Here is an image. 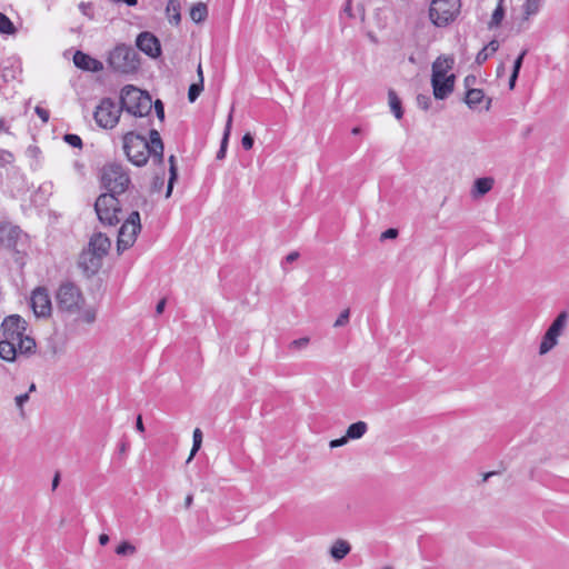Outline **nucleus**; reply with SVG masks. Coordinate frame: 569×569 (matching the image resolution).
I'll return each mask as SVG.
<instances>
[{
	"instance_id": "f257e3e1",
	"label": "nucleus",
	"mask_w": 569,
	"mask_h": 569,
	"mask_svg": "<svg viewBox=\"0 0 569 569\" xmlns=\"http://www.w3.org/2000/svg\"><path fill=\"white\" fill-rule=\"evenodd\" d=\"M100 184L106 192L94 202L97 217L103 226H117L122 220L118 197L131 186L129 170L117 162L107 163L100 171Z\"/></svg>"
},
{
	"instance_id": "f03ea898",
	"label": "nucleus",
	"mask_w": 569,
	"mask_h": 569,
	"mask_svg": "<svg viewBox=\"0 0 569 569\" xmlns=\"http://www.w3.org/2000/svg\"><path fill=\"white\" fill-rule=\"evenodd\" d=\"M149 140L146 137L129 131L122 137V148L128 160L137 166L143 167L147 164L150 157L156 163L163 164V142L160 133L156 129L149 132Z\"/></svg>"
},
{
	"instance_id": "7ed1b4c3",
	"label": "nucleus",
	"mask_w": 569,
	"mask_h": 569,
	"mask_svg": "<svg viewBox=\"0 0 569 569\" xmlns=\"http://www.w3.org/2000/svg\"><path fill=\"white\" fill-rule=\"evenodd\" d=\"M120 107L134 117H146L152 108V100L148 92L128 84L120 93Z\"/></svg>"
},
{
	"instance_id": "20e7f679",
	"label": "nucleus",
	"mask_w": 569,
	"mask_h": 569,
	"mask_svg": "<svg viewBox=\"0 0 569 569\" xmlns=\"http://www.w3.org/2000/svg\"><path fill=\"white\" fill-rule=\"evenodd\" d=\"M108 64L116 72L134 73L140 68V57L132 47L118 44L109 52Z\"/></svg>"
},
{
	"instance_id": "39448f33",
	"label": "nucleus",
	"mask_w": 569,
	"mask_h": 569,
	"mask_svg": "<svg viewBox=\"0 0 569 569\" xmlns=\"http://www.w3.org/2000/svg\"><path fill=\"white\" fill-rule=\"evenodd\" d=\"M461 13V0H431L429 19L437 28L452 24Z\"/></svg>"
},
{
	"instance_id": "423d86ee",
	"label": "nucleus",
	"mask_w": 569,
	"mask_h": 569,
	"mask_svg": "<svg viewBox=\"0 0 569 569\" xmlns=\"http://www.w3.org/2000/svg\"><path fill=\"white\" fill-rule=\"evenodd\" d=\"M56 302L59 311L74 315L82 309L86 300L80 288L73 282L67 281L59 286L56 292Z\"/></svg>"
},
{
	"instance_id": "0eeeda50",
	"label": "nucleus",
	"mask_w": 569,
	"mask_h": 569,
	"mask_svg": "<svg viewBox=\"0 0 569 569\" xmlns=\"http://www.w3.org/2000/svg\"><path fill=\"white\" fill-rule=\"evenodd\" d=\"M141 231L140 213L133 210L123 221L118 232L117 249L122 252L136 242L138 233Z\"/></svg>"
},
{
	"instance_id": "6e6552de",
	"label": "nucleus",
	"mask_w": 569,
	"mask_h": 569,
	"mask_svg": "<svg viewBox=\"0 0 569 569\" xmlns=\"http://www.w3.org/2000/svg\"><path fill=\"white\" fill-rule=\"evenodd\" d=\"M121 111V107H118L112 99L104 98L96 108L93 118L99 127L112 129L119 122Z\"/></svg>"
},
{
	"instance_id": "1a4fd4ad",
	"label": "nucleus",
	"mask_w": 569,
	"mask_h": 569,
	"mask_svg": "<svg viewBox=\"0 0 569 569\" xmlns=\"http://www.w3.org/2000/svg\"><path fill=\"white\" fill-rule=\"evenodd\" d=\"M26 190V177L18 167L6 168V172L0 170V191L14 196Z\"/></svg>"
},
{
	"instance_id": "9d476101",
	"label": "nucleus",
	"mask_w": 569,
	"mask_h": 569,
	"mask_svg": "<svg viewBox=\"0 0 569 569\" xmlns=\"http://www.w3.org/2000/svg\"><path fill=\"white\" fill-rule=\"evenodd\" d=\"M568 320L567 312H560L557 318L552 321L548 330L542 337L539 353L546 355L553 349L558 343V338L561 336Z\"/></svg>"
},
{
	"instance_id": "9b49d317",
	"label": "nucleus",
	"mask_w": 569,
	"mask_h": 569,
	"mask_svg": "<svg viewBox=\"0 0 569 569\" xmlns=\"http://www.w3.org/2000/svg\"><path fill=\"white\" fill-rule=\"evenodd\" d=\"M1 330L4 340L17 345V342L26 335L27 322L19 315H11L2 321Z\"/></svg>"
},
{
	"instance_id": "f8f14e48",
	"label": "nucleus",
	"mask_w": 569,
	"mask_h": 569,
	"mask_svg": "<svg viewBox=\"0 0 569 569\" xmlns=\"http://www.w3.org/2000/svg\"><path fill=\"white\" fill-rule=\"evenodd\" d=\"M30 305L37 317H49L51 315V299L48 290L43 287H38L32 291Z\"/></svg>"
},
{
	"instance_id": "ddd939ff",
	"label": "nucleus",
	"mask_w": 569,
	"mask_h": 569,
	"mask_svg": "<svg viewBox=\"0 0 569 569\" xmlns=\"http://www.w3.org/2000/svg\"><path fill=\"white\" fill-rule=\"evenodd\" d=\"M137 48L150 58H158L161 56V44L159 39L149 31H143L138 34L136 39Z\"/></svg>"
},
{
	"instance_id": "4468645a",
	"label": "nucleus",
	"mask_w": 569,
	"mask_h": 569,
	"mask_svg": "<svg viewBox=\"0 0 569 569\" xmlns=\"http://www.w3.org/2000/svg\"><path fill=\"white\" fill-rule=\"evenodd\" d=\"M22 236V230L11 222H0V244L9 250L19 251L17 246Z\"/></svg>"
},
{
	"instance_id": "2eb2a0df",
	"label": "nucleus",
	"mask_w": 569,
	"mask_h": 569,
	"mask_svg": "<svg viewBox=\"0 0 569 569\" xmlns=\"http://www.w3.org/2000/svg\"><path fill=\"white\" fill-rule=\"evenodd\" d=\"M102 259L99 253L94 252L93 250L87 248L84 249L78 261V266L80 269H82L87 274L92 276L96 274L102 264Z\"/></svg>"
},
{
	"instance_id": "dca6fc26",
	"label": "nucleus",
	"mask_w": 569,
	"mask_h": 569,
	"mask_svg": "<svg viewBox=\"0 0 569 569\" xmlns=\"http://www.w3.org/2000/svg\"><path fill=\"white\" fill-rule=\"evenodd\" d=\"M456 77L449 74L448 77H441L431 79L433 96L436 99L443 100L451 94L455 88Z\"/></svg>"
},
{
	"instance_id": "f3484780",
	"label": "nucleus",
	"mask_w": 569,
	"mask_h": 569,
	"mask_svg": "<svg viewBox=\"0 0 569 569\" xmlns=\"http://www.w3.org/2000/svg\"><path fill=\"white\" fill-rule=\"evenodd\" d=\"M73 63L77 68L84 71L99 72L103 70V63L90 57L89 54L78 50L73 54Z\"/></svg>"
},
{
	"instance_id": "a211bd4d",
	"label": "nucleus",
	"mask_w": 569,
	"mask_h": 569,
	"mask_svg": "<svg viewBox=\"0 0 569 569\" xmlns=\"http://www.w3.org/2000/svg\"><path fill=\"white\" fill-rule=\"evenodd\" d=\"M110 246L111 242L109 238L99 232L91 237L88 248L99 253L101 257H104L108 253Z\"/></svg>"
},
{
	"instance_id": "6ab92c4d",
	"label": "nucleus",
	"mask_w": 569,
	"mask_h": 569,
	"mask_svg": "<svg viewBox=\"0 0 569 569\" xmlns=\"http://www.w3.org/2000/svg\"><path fill=\"white\" fill-rule=\"evenodd\" d=\"M453 59L448 57H438L432 63L431 79L448 77L447 72L452 68Z\"/></svg>"
},
{
	"instance_id": "aec40b11",
	"label": "nucleus",
	"mask_w": 569,
	"mask_h": 569,
	"mask_svg": "<svg viewBox=\"0 0 569 569\" xmlns=\"http://www.w3.org/2000/svg\"><path fill=\"white\" fill-rule=\"evenodd\" d=\"M351 550V546L348 541L338 539L330 548V556L336 560H342Z\"/></svg>"
},
{
	"instance_id": "412c9836",
	"label": "nucleus",
	"mask_w": 569,
	"mask_h": 569,
	"mask_svg": "<svg viewBox=\"0 0 569 569\" xmlns=\"http://www.w3.org/2000/svg\"><path fill=\"white\" fill-rule=\"evenodd\" d=\"M495 180L491 177L478 178L475 181L472 194L475 197L488 193L493 187Z\"/></svg>"
},
{
	"instance_id": "4be33fe9",
	"label": "nucleus",
	"mask_w": 569,
	"mask_h": 569,
	"mask_svg": "<svg viewBox=\"0 0 569 569\" xmlns=\"http://www.w3.org/2000/svg\"><path fill=\"white\" fill-rule=\"evenodd\" d=\"M166 14L171 24L178 26L181 21L179 0H169L166 7Z\"/></svg>"
},
{
	"instance_id": "5701e85b",
	"label": "nucleus",
	"mask_w": 569,
	"mask_h": 569,
	"mask_svg": "<svg viewBox=\"0 0 569 569\" xmlns=\"http://www.w3.org/2000/svg\"><path fill=\"white\" fill-rule=\"evenodd\" d=\"M36 341L33 338L24 335L18 342H17V352L20 355L30 356L36 352Z\"/></svg>"
},
{
	"instance_id": "b1692460",
	"label": "nucleus",
	"mask_w": 569,
	"mask_h": 569,
	"mask_svg": "<svg viewBox=\"0 0 569 569\" xmlns=\"http://www.w3.org/2000/svg\"><path fill=\"white\" fill-rule=\"evenodd\" d=\"M485 100V93L481 89H468L465 102L470 109H476Z\"/></svg>"
},
{
	"instance_id": "393cba45",
	"label": "nucleus",
	"mask_w": 569,
	"mask_h": 569,
	"mask_svg": "<svg viewBox=\"0 0 569 569\" xmlns=\"http://www.w3.org/2000/svg\"><path fill=\"white\" fill-rule=\"evenodd\" d=\"M499 49V42L497 40H491L487 46H485L476 56V62L478 64H482L488 60L490 56L496 53Z\"/></svg>"
},
{
	"instance_id": "a878e982",
	"label": "nucleus",
	"mask_w": 569,
	"mask_h": 569,
	"mask_svg": "<svg viewBox=\"0 0 569 569\" xmlns=\"http://www.w3.org/2000/svg\"><path fill=\"white\" fill-rule=\"evenodd\" d=\"M17 345L4 339L0 341V358L6 361H14L17 357Z\"/></svg>"
},
{
	"instance_id": "bb28decb",
	"label": "nucleus",
	"mask_w": 569,
	"mask_h": 569,
	"mask_svg": "<svg viewBox=\"0 0 569 569\" xmlns=\"http://www.w3.org/2000/svg\"><path fill=\"white\" fill-rule=\"evenodd\" d=\"M177 179H178V168H177L176 157L173 154H171L169 157V180H168V187H167V192H166L167 198H169L171 196L173 184L177 181Z\"/></svg>"
},
{
	"instance_id": "cd10ccee",
	"label": "nucleus",
	"mask_w": 569,
	"mask_h": 569,
	"mask_svg": "<svg viewBox=\"0 0 569 569\" xmlns=\"http://www.w3.org/2000/svg\"><path fill=\"white\" fill-rule=\"evenodd\" d=\"M368 430L365 421H357L351 423L347 429L348 439H360Z\"/></svg>"
},
{
	"instance_id": "c85d7f7f",
	"label": "nucleus",
	"mask_w": 569,
	"mask_h": 569,
	"mask_svg": "<svg viewBox=\"0 0 569 569\" xmlns=\"http://www.w3.org/2000/svg\"><path fill=\"white\" fill-rule=\"evenodd\" d=\"M208 16L207 6L203 2L193 4L190 9V18L196 23L202 22Z\"/></svg>"
},
{
	"instance_id": "c756f323",
	"label": "nucleus",
	"mask_w": 569,
	"mask_h": 569,
	"mask_svg": "<svg viewBox=\"0 0 569 569\" xmlns=\"http://www.w3.org/2000/svg\"><path fill=\"white\" fill-rule=\"evenodd\" d=\"M389 98V104L392 113L397 119H401L403 117V110L401 107V100L397 96V93L393 90H389L388 92Z\"/></svg>"
},
{
	"instance_id": "7c9ffc66",
	"label": "nucleus",
	"mask_w": 569,
	"mask_h": 569,
	"mask_svg": "<svg viewBox=\"0 0 569 569\" xmlns=\"http://www.w3.org/2000/svg\"><path fill=\"white\" fill-rule=\"evenodd\" d=\"M503 2H505L503 0L498 1V4H497L496 9L493 10L491 19L488 23L489 29L499 27L501 21L503 20V17H505Z\"/></svg>"
},
{
	"instance_id": "2f4dec72",
	"label": "nucleus",
	"mask_w": 569,
	"mask_h": 569,
	"mask_svg": "<svg viewBox=\"0 0 569 569\" xmlns=\"http://www.w3.org/2000/svg\"><path fill=\"white\" fill-rule=\"evenodd\" d=\"M16 28L12 21L2 12H0V33L14 34Z\"/></svg>"
},
{
	"instance_id": "473e14b6",
	"label": "nucleus",
	"mask_w": 569,
	"mask_h": 569,
	"mask_svg": "<svg viewBox=\"0 0 569 569\" xmlns=\"http://www.w3.org/2000/svg\"><path fill=\"white\" fill-rule=\"evenodd\" d=\"M14 160L13 153L6 149H0V170L6 172V168L13 167L12 162Z\"/></svg>"
},
{
	"instance_id": "72a5a7b5",
	"label": "nucleus",
	"mask_w": 569,
	"mask_h": 569,
	"mask_svg": "<svg viewBox=\"0 0 569 569\" xmlns=\"http://www.w3.org/2000/svg\"><path fill=\"white\" fill-rule=\"evenodd\" d=\"M201 443H202V431L199 428H196L193 430L192 449H191V452L189 455V458H188L187 462H190L193 459L194 455L201 448Z\"/></svg>"
},
{
	"instance_id": "f704fd0d",
	"label": "nucleus",
	"mask_w": 569,
	"mask_h": 569,
	"mask_svg": "<svg viewBox=\"0 0 569 569\" xmlns=\"http://www.w3.org/2000/svg\"><path fill=\"white\" fill-rule=\"evenodd\" d=\"M203 90V77L196 83H192L188 90V99L190 102H194Z\"/></svg>"
},
{
	"instance_id": "c9c22d12",
	"label": "nucleus",
	"mask_w": 569,
	"mask_h": 569,
	"mask_svg": "<svg viewBox=\"0 0 569 569\" xmlns=\"http://www.w3.org/2000/svg\"><path fill=\"white\" fill-rule=\"evenodd\" d=\"M116 552L119 556L133 555L136 552V547L130 542L123 541L117 547Z\"/></svg>"
},
{
	"instance_id": "e433bc0d",
	"label": "nucleus",
	"mask_w": 569,
	"mask_h": 569,
	"mask_svg": "<svg viewBox=\"0 0 569 569\" xmlns=\"http://www.w3.org/2000/svg\"><path fill=\"white\" fill-rule=\"evenodd\" d=\"M540 0H526L523 4V12L526 16H531L538 12Z\"/></svg>"
},
{
	"instance_id": "4c0bfd02",
	"label": "nucleus",
	"mask_w": 569,
	"mask_h": 569,
	"mask_svg": "<svg viewBox=\"0 0 569 569\" xmlns=\"http://www.w3.org/2000/svg\"><path fill=\"white\" fill-rule=\"evenodd\" d=\"M231 124H232V114L230 113L228 117L227 123H226L223 137H222L221 143H220V149L227 150Z\"/></svg>"
},
{
	"instance_id": "58836bf2",
	"label": "nucleus",
	"mask_w": 569,
	"mask_h": 569,
	"mask_svg": "<svg viewBox=\"0 0 569 569\" xmlns=\"http://www.w3.org/2000/svg\"><path fill=\"white\" fill-rule=\"evenodd\" d=\"M63 140L73 148H81L82 147V140L78 134L74 133H67L63 137Z\"/></svg>"
},
{
	"instance_id": "ea45409f",
	"label": "nucleus",
	"mask_w": 569,
	"mask_h": 569,
	"mask_svg": "<svg viewBox=\"0 0 569 569\" xmlns=\"http://www.w3.org/2000/svg\"><path fill=\"white\" fill-rule=\"evenodd\" d=\"M417 104L420 109L427 111L431 106V98L428 94H418Z\"/></svg>"
},
{
	"instance_id": "a19ab883",
	"label": "nucleus",
	"mask_w": 569,
	"mask_h": 569,
	"mask_svg": "<svg viewBox=\"0 0 569 569\" xmlns=\"http://www.w3.org/2000/svg\"><path fill=\"white\" fill-rule=\"evenodd\" d=\"M528 53V50L527 49H523L520 54L517 57V59L515 60L513 62V67H512V73H517L519 74L520 72V69L522 67V62H523V59L526 57V54Z\"/></svg>"
},
{
	"instance_id": "79ce46f5",
	"label": "nucleus",
	"mask_w": 569,
	"mask_h": 569,
	"mask_svg": "<svg viewBox=\"0 0 569 569\" xmlns=\"http://www.w3.org/2000/svg\"><path fill=\"white\" fill-rule=\"evenodd\" d=\"M349 317H350V310L349 309H345L340 315L339 317L337 318V320L335 321V327H342L348 323L349 321Z\"/></svg>"
},
{
	"instance_id": "37998d69",
	"label": "nucleus",
	"mask_w": 569,
	"mask_h": 569,
	"mask_svg": "<svg viewBox=\"0 0 569 569\" xmlns=\"http://www.w3.org/2000/svg\"><path fill=\"white\" fill-rule=\"evenodd\" d=\"M253 137L250 133H246L241 139V144L244 150H250L253 147Z\"/></svg>"
},
{
	"instance_id": "c03bdc74",
	"label": "nucleus",
	"mask_w": 569,
	"mask_h": 569,
	"mask_svg": "<svg viewBox=\"0 0 569 569\" xmlns=\"http://www.w3.org/2000/svg\"><path fill=\"white\" fill-rule=\"evenodd\" d=\"M38 117L42 120V122L47 123L49 121L50 113L47 109L37 106L34 109Z\"/></svg>"
},
{
	"instance_id": "a18cd8bd",
	"label": "nucleus",
	"mask_w": 569,
	"mask_h": 569,
	"mask_svg": "<svg viewBox=\"0 0 569 569\" xmlns=\"http://www.w3.org/2000/svg\"><path fill=\"white\" fill-rule=\"evenodd\" d=\"M397 236H398V230L395 228H389L381 233L380 240L395 239V238H397Z\"/></svg>"
},
{
	"instance_id": "49530a36",
	"label": "nucleus",
	"mask_w": 569,
	"mask_h": 569,
	"mask_svg": "<svg viewBox=\"0 0 569 569\" xmlns=\"http://www.w3.org/2000/svg\"><path fill=\"white\" fill-rule=\"evenodd\" d=\"M154 110H156L157 117L160 120H163L164 119V107H163V103L160 100H157L154 102Z\"/></svg>"
},
{
	"instance_id": "de8ad7c7",
	"label": "nucleus",
	"mask_w": 569,
	"mask_h": 569,
	"mask_svg": "<svg viewBox=\"0 0 569 569\" xmlns=\"http://www.w3.org/2000/svg\"><path fill=\"white\" fill-rule=\"evenodd\" d=\"M163 183H164L163 176L162 177L156 176L153 179V182H152V190L159 191L162 188Z\"/></svg>"
},
{
	"instance_id": "09e8293b",
	"label": "nucleus",
	"mask_w": 569,
	"mask_h": 569,
	"mask_svg": "<svg viewBox=\"0 0 569 569\" xmlns=\"http://www.w3.org/2000/svg\"><path fill=\"white\" fill-rule=\"evenodd\" d=\"M347 441H348V437L346 435L345 437H341L339 439L331 440L329 446H330V448H338V447L346 445Z\"/></svg>"
},
{
	"instance_id": "8fccbe9b",
	"label": "nucleus",
	"mask_w": 569,
	"mask_h": 569,
	"mask_svg": "<svg viewBox=\"0 0 569 569\" xmlns=\"http://www.w3.org/2000/svg\"><path fill=\"white\" fill-rule=\"evenodd\" d=\"M29 400V392L19 395L16 397L17 406L22 409L23 405Z\"/></svg>"
},
{
	"instance_id": "3c124183",
	"label": "nucleus",
	"mask_w": 569,
	"mask_h": 569,
	"mask_svg": "<svg viewBox=\"0 0 569 569\" xmlns=\"http://www.w3.org/2000/svg\"><path fill=\"white\" fill-rule=\"evenodd\" d=\"M83 321L92 323L96 320V312L93 310H87L82 316Z\"/></svg>"
},
{
	"instance_id": "603ef678",
	"label": "nucleus",
	"mask_w": 569,
	"mask_h": 569,
	"mask_svg": "<svg viewBox=\"0 0 569 569\" xmlns=\"http://www.w3.org/2000/svg\"><path fill=\"white\" fill-rule=\"evenodd\" d=\"M308 342H309L308 338H300V339L293 340L291 345L295 347L301 348V347H305Z\"/></svg>"
},
{
	"instance_id": "864d4df0",
	"label": "nucleus",
	"mask_w": 569,
	"mask_h": 569,
	"mask_svg": "<svg viewBox=\"0 0 569 569\" xmlns=\"http://www.w3.org/2000/svg\"><path fill=\"white\" fill-rule=\"evenodd\" d=\"M475 76H467L463 80L466 88L471 89L470 87L476 82Z\"/></svg>"
},
{
	"instance_id": "5fc2aeb1",
	"label": "nucleus",
	"mask_w": 569,
	"mask_h": 569,
	"mask_svg": "<svg viewBox=\"0 0 569 569\" xmlns=\"http://www.w3.org/2000/svg\"><path fill=\"white\" fill-rule=\"evenodd\" d=\"M166 307V299H161L156 306V313L161 315Z\"/></svg>"
},
{
	"instance_id": "6e6d98bb",
	"label": "nucleus",
	"mask_w": 569,
	"mask_h": 569,
	"mask_svg": "<svg viewBox=\"0 0 569 569\" xmlns=\"http://www.w3.org/2000/svg\"><path fill=\"white\" fill-rule=\"evenodd\" d=\"M136 429L139 431V432H144V426H143V422H142V417L141 415H139L137 417V421H136Z\"/></svg>"
},
{
	"instance_id": "4d7b16f0",
	"label": "nucleus",
	"mask_w": 569,
	"mask_h": 569,
	"mask_svg": "<svg viewBox=\"0 0 569 569\" xmlns=\"http://www.w3.org/2000/svg\"><path fill=\"white\" fill-rule=\"evenodd\" d=\"M518 77H519V74L511 72V76H510V79H509V89L510 90H512L515 88L516 81H517Z\"/></svg>"
},
{
	"instance_id": "13d9d810",
	"label": "nucleus",
	"mask_w": 569,
	"mask_h": 569,
	"mask_svg": "<svg viewBox=\"0 0 569 569\" xmlns=\"http://www.w3.org/2000/svg\"><path fill=\"white\" fill-rule=\"evenodd\" d=\"M299 258V253L297 251H292L290 252L287 257H286V260L288 262H293L296 261L297 259Z\"/></svg>"
},
{
	"instance_id": "bf43d9fd",
	"label": "nucleus",
	"mask_w": 569,
	"mask_h": 569,
	"mask_svg": "<svg viewBox=\"0 0 569 569\" xmlns=\"http://www.w3.org/2000/svg\"><path fill=\"white\" fill-rule=\"evenodd\" d=\"M193 502V495L189 493L184 499V508L189 509L192 506Z\"/></svg>"
},
{
	"instance_id": "052dcab7",
	"label": "nucleus",
	"mask_w": 569,
	"mask_h": 569,
	"mask_svg": "<svg viewBox=\"0 0 569 569\" xmlns=\"http://www.w3.org/2000/svg\"><path fill=\"white\" fill-rule=\"evenodd\" d=\"M110 1L114 2V3L124 2L129 7H133L138 3V0H110Z\"/></svg>"
},
{
	"instance_id": "680f3d73",
	"label": "nucleus",
	"mask_w": 569,
	"mask_h": 569,
	"mask_svg": "<svg viewBox=\"0 0 569 569\" xmlns=\"http://www.w3.org/2000/svg\"><path fill=\"white\" fill-rule=\"evenodd\" d=\"M109 542V537L106 533L99 536V543L106 546Z\"/></svg>"
},
{
	"instance_id": "e2e57ef3",
	"label": "nucleus",
	"mask_w": 569,
	"mask_h": 569,
	"mask_svg": "<svg viewBox=\"0 0 569 569\" xmlns=\"http://www.w3.org/2000/svg\"><path fill=\"white\" fill-rule=\"evenodd\" d=\"M59 482H60V473L57 472L53 477V480H52V489H57V487L59 486Z\"/></svg>"
},
{
	"instance_id": "0e129e2a",
	"label": "nucleus",
	"mask_w": 569,
	"mask_h": 569,
	"mask_svg": "<svg viewBox=\"0 0 569 569\" xmlns=\"http://www.w3.org/2000/svg\"><path fill=\"white\" fill-rule=\"evenodd\" d=\"M226 152H227V150L219 148V150L217 152V159L222 160L226 157Z\"/></svg>"
},
{
	"instance_id": "69168bd1",
	"label": "nucleus",
	"mask_w": 569,
	"mask_h": 569,
	"mask_svg": "<svg viewBox=\"0 0 569 569\" xmlns=\"http://www.w3.org/2000/svg\"><path fill=\"white\" fill-rule=\"evenodd\" d=\"M1 131H4V132H8L9 131V127L6 126V122L3 119L0 120V132Z\"/></svg>"
},
{
	"instance_id": "338daca9",
	"label": "nucleus",
	"mask_w": 569,
	"mask_h": 569,
	"mask_svg": "<svg viewBox=\"0 0 569 569\" xmlns=\"http://www.w3.org/2000/svg\"><path fill=\"white\" fill-rule=\"evenodd\" d=\"M197 73H198L199 80H201V77H203V72H202V67L200 63L198 64Z\"/></svg>"
},
{
	"instance_id": "774afa93",
	"label": "nucleus",
	"mask_w": 569,
	"mask_h": 569,
	"mask_svg": "<svg viewBox=\"0 0 569 569\" xmlns=\"http://www.w3.org/2000/svg\"><path fill=\"white\" fill-rule=\"evenodd\" d=\"M491 102H492L491 98H488V99L486 100L485 110H487V111H488V110L490 109V107H491Z\"/></svg>"
}]
</instances>
